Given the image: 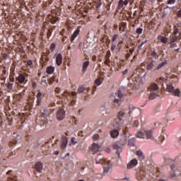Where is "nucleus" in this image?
I'll return each instance as SVG.
<instances>
[{
	"mask_svg": "<svg viewBox=\"0 0 181 181\" xmlns=\"http://www.w3.org/2000/svg\"><path fill=\"white\" fill-rule=\"evenodd\" d=\"M136 165H138V160L134 158L127 163V169H134Z\"/></svg>",
	"mask_w": 181,
	"mask_h": 181,
	"instance_id": "nucleus-5",
	"label": "nucleus"
},
{
	"mask_svg": "<svg viewBox=\"0 0 181 181\" xmlns=\"http://www.w3.org/2000/svg\"><path fill=\"white\" fill-rule=\"evenodd\" d=\"M100 139V136L98 134H95L93 136L92 139L93 141H98V139Z\"/></svg>",
	"mask_w": 181,
	"mask_h": 181,
	"instance_id": "nucleus-38",
	"label": "nucleus"
},
{
	"mask_svg": "<svg viewBox=\"0 0 181 181\" xmlns=\"http://www.w3.org/2000/svg\"><path fill=\"white\" fill-rule=\"evenodd\" d=\"M37 105H40L42 103V93L39 92L37 95Z\"/></svg>",
	"mask_w": 181,
	"mask_h": 181,
	"instance_id": "nucleus-29",
	"label": "nucleus"
},
{
	"mask_svg": "<svg viewBox=\"0 0 181 181\" xmlns=\"http://www.w3.org/2000/svg\"><path fill=\"white\" fill-rule=\"evenodd\" d=\"M123 74H128V69L123 71Z\"/></svg>",
	"mask_w": 181,
	"mask_h": 181,
	"instance_id": "nucleus-61",
	"label": "nucleus"
},
{
	"mask_svg": "<svg viewBox=\"0 0 181 181\" xmlns=\"http://www.w3.org/2000/svg\"><path fill=\"white\" fill-rule=\"evenodd\" d=\"M43 117H47L49 115V111L47 109H44L42 112Z\"/></svg>",
	"mask_w": 181,
	"mask_h": 181,
	"instance_id": "nucleus-34",
	"label": "nucleus"
},
{
	"mask_svg": "<svg viewBox=\"0 0 181 181\" xmlns=\"http://www.w3.org/2000/svg\"><path fill=\"white\" fill-rule=\"evenodd\" d=\"M84 90H86L84 86H79L78 88V93H84Z\"/></svg>",
	"mask_w": 181,
	"mask_h": 181,
	"instance_id": "nucleus-35",
	"label": "nucleus"
},
{
	"mask_svg": "<svg viewBox=\"0 0 181 181\" xmlns=\"http://www.w3.org/2000/svg\"><path fill=\"white\" fill-rule=\"evenodd\" d=\"M88 66H90V61H86L83 62V66H82L83 73H86V71H87V69L88 68Z\"/></svg>",
	"mask_w": 181,
	"mask_h": 181,
	"instance_id": "nucleus-17",
	"label": "nucleus"
},
{
	"mask_svg": "<svg viewBox=\"0 0 181 181\" xmlns=\"http://www.w3.org/2000/svg\"><path fill=\"white\" fill-rule=\"evenodd\" d=\"M150 89H151L152 91H157V90H159V86L156 83H153L151 85Z\"/></svg>",
	"mask_w": 181,
	"mask_h": 181,
	"instance_id": "nucleus-28",
	"label": "nucleus"
},
{
	"mask_svg": "<svg viewBox=\"0 0 181 181\" xmlns=\"http://www.w3.org/2000/svg\"><path fill=\"white\" fill-rule=\"evenodd\" d=\"M122 146H121V144L118 141H116L112 144L113 149L117 150V152L119 156V153H121V152L122 151Z\"/></svg>",
	"mask_w": 181,
	"mask_h": 181,
	"instance_id": "nucleus-7",
	"label": "nucleus"
},
{
	"mask_svg": "<svg viewBox=\"0 0 181 181\" xmlns=\"http://www.w3.org/2000/svg\"><path fill=\"white\" fill-rule=\"evenodd\" d=\"M68 142L69 140L67 139V137H62L59 142L61 149H66V148L67 147Z\"/></svg>",
	"mask_w": 181,
	"mask_h": 181,
	"instance_id": "nucleus-4",
	"label": "nucleus"
},
{
	"mask_svg": "<svg viewBox=\"0 0 181 181\" xmlns=\"http://www.w3.org/2000/svg\"><path fill=\"white\" fill-rule=\"evenodd\" d=\"M50 19H51V23H52V24L56 23V22H57V21H59V18H57L56 17H52Z\"/></svg>",
	"mask_w": 181,
	"mask_h": 181,
	"instance_id": "nucleus-36",
	"label": "nucleus"
},
{
	"mask_svg": "<svg viewBox=\"0 0 181 181\" xmlns=\"http://www.w3.org/2000/svg\"><path fill=\"white\" fill-rule=\"evenodd\" d=\"M170 166V169H172L173 170V169H175V162H173Z\"/></svg>",
	"mask_w": 181,
	"mask_h": 181,
	"instance_id": "nucleus-54",
	"label": "nucleus"
},
{
	"mask_svg": "<svg viewBox=\"0 0 181 181\" xmlns=\"http://www.w3.org/2000/svg\"><path fill=\"white\" fill-rule=\"evenodd\" d=\"M124 115L125 113H124V112L122 111L119 112L117 114L118 119L121 121V119H122V117H124Z\"/></svg>",
	"mask_w": 181,
	"mask_h": 181,
	"instance_id": "nucleus-33",
	"label": "nucleus"
},
{
	"mask_svg": "<svg viewBox=\"0 0 181 181\" xmlns=\"http://www.w3.org/2000/svg\"><path fill=\"white\" fill-rule=\"evenodd\" d=\"M46 71L47 74H52L54 71V67L48 66Z\"/></svg>",
	"mask_w": 181,
	"mask_h": 181,
	"instance_id": "nucleus-32",
	"label": "nucleus"
},
{
	"mask_svg": "<svg viewBox=\"0 0 181 181\" xmlns=\"http://www.w3.org/2000/svg\"><path fill=\"white\" fill-rule=\"evenodd\" d=\"M96 165H103V173L107 174L110 171V169L111 168V166H112V163L111 161L107 160V159H100L95 158Z\"/></svg>",
	"mask_w": 181,
	"mask_h": 181,
	"instance_id": "nucleus-1",
	"label": "nucleus"
},
{
	"mask_svg": "<svg viewBox=\"0 0 181 181\" xmlns=\"http://www.w3.org/2000/svg\"><path fill=\"white\" fill-rule=\"evenodd\" d=\"M76 144H77V141H76V138L71 137L70 145H76Z\"/></svg>",
	"mask_w": 181,
	"mask_h": 181,
	"instance_id": "nucleus-37",
	"label": "nucleus"
},
{
	"mask_svg": "<svg viewBox=\"0 0 181 181\" xmlns=\"http://www.w3.org/2000/svg\"><path fill=\"white\" fill-rule=\"evenodd\" d=\"M170 47H172L173 49L175 47H177V44L175 42H176V40H177V37H175L173 35H170Z\"/></svg>",
	"mask_w": 181,
	"mask_h": 181,
	"instance_id": "nucleus-10",
	"label": "nucleus"
},
{
	"mask_svg": "<svg viewBox=\"0 0 181 181\" xmlns=\"http://www.w3.org/2000/svg\"><path fill=\"white\" fill-rule=\"evenodd\" d=\"M131 79L132 80V84H134V86H136V84H138V83H139V76H138V75H133L131 77Z\"/></svg>",
	"mask_w": 181,
	"mask_h": 181,
	"instance_id": "nucleus-13",
	"label": "nucleus"
},
{
	"mask_svg": "<svg viewBox=\"0 0 181 181\" xmlns=\"http://www.w3.org/2000/svg\"><path fill=\"white\" fill-rule=\"evenodd\" d=\"M136 141V139H135L134 137L129 139L128 141V145L129 146H135V142Z\"/></svg>",
	"mask_w": 181,
	"mask_h": 181,
	"instance_id": "nucleus-23",
	"label": "nucleus"
},
{
	"mask_svg": "<svg viewBox=\"0 0 181 181\" xmlns=\"http://www.w3.org/2000/svg\"><path fill=\"white\" fill-rule=\"evenodd\" d=\"M64 117H66V114L63 109H59L57 112V117L59 119V121H62L64 119Z\"/></svg>",
	"mask_w": 181,
	"mask_h": 181,
	"instance_id": "nucleus-9",
	"label": "nucleus"
},
{
	"mask_svg": "<svg viewBox=\"0 0 181 181\" xmlns=\"http://www.w3.org/2000/svg\"><path fill=\"white\" fill-rule=\"evenodd\" d=\"M175 0H168L167 4L168 5H173V4H175Z\"/></svg>",
	"mask_w": 181,
	"mask_h": 181,
	"instance_id": "nucleus-46",
	"label": "nucleus"
},
{
	"mask_svg": "<svg viewBox=\"0 0 181 181\" xmlns=\"http://www.w3.org/2000/svg\"><path fill=\"white\" fill-rule=\"evenodd\" d=\"M155 63L156 62L153 60L150 62L147 65V70H152V69H153V66H155Z\"/></svg>",
	"mask_w": 181,
	"mask_h": 181,
	"instance_id": "nucleus-25",
	"label": "nucleus"
},
{
	"mask_svg": "<svg viewBox=\"0 0 181 181\" xmlns=\"http://www.w3.org/2000/svg\"><path fill=\"white\" fill-rule=\"evenodd\" d=\"M11 173H12V170H8V171L6 173V175H11Z\"/></svg>",
	"mask_w": 181,
	"mask_h": 181,
	"instance_id": "nucleus-64",
	"label": "nucleus"
},
{
	"mask_svg": "<svg viewBox=\"0 0 181 181\" xmlns=\"http://www.w3.org/2000/svg\"><path fill=\"white\" fill-rule=\"evenodd\" d=\"M146 42H148V40H146L144 41H143L141 44V46H144V45H145V43H146Z\"/></svg>",
	"mask_w": 181,
	"mask_h": 181,
	"instance_id": "nucleus-60",
	"label": "nucleus"
},
{
	"mask_svg": "<svg viewBox=\"0 0 181 181\" xmlns=\"http://www.w3.org/2000/svg\"><path fill=\"white\" fill-rule=\"evenodd\" d=\"M116 47H117V44L112 42V47H111L112 52H114V50H115Z\"/></svg>",
	"mask_w": 181,
	"mask_h": 181,
	"instance_id": "nucleus-43",
	"label": "nucleus"
},
{
	"mask_svg": "<svg viewBox=\"0 0 181 181\" xmlns=\"http://www.w3.org/2000/svg\"><path fill=\"white\" fill-rule=\"evenodd\" d=\"M8 54H3V58H4V59H8Z\"/></svg>",
	"mask_w": 181,
	"mask_h": 181,
	"instance_id": "nucleus-56",
	"label": "nucleus"
},
{
	"mask_svg": "<svg viewBox=\"0 0 181 181\" xmlns=\"http://www.w3.org/2000/svg\"><path fill=\"white\" fill-rule=\"evenodd\" d=\"M177 16L178 18H181V8L177 12Z\"/></svg>",
	"mask_w": 181,
	"mask_h": 181,
	"instance_id": "nucleus-51",
	"label": "nucleus"
},
{
	"mask_svg": "<svg viewBox=\"0 0 181 181\" xmlns=\"http://www.w3.org/2000/svg\"><path fill=\"white\" fill-rule=\"evenodd\" d=\"M117 97H119V98H122V97H124V88L117 91Z\"/></svg>",
	"mask_w": 181,
	"mask_h": 181,
	"instance_id": "nucleus-31",
	"label": "nucleus"
},
{
	"mask_svg": "<svg viewBox=\"0 0 181 181\" xmlns=\"http://www.w3.org/2000/svg\"><path fill=\"white\" fill-rule=\"evenodd\" d=\"M55 93H60V88H55Z\"/></svg>",
	"mask_w": 181,
	"mask_h": 181,
	"instance_id": "nucleus-57",
	"label": "nucleus"
},
{
	"mask_svg": "<svg viewBox=\"0 0 181 181\" xmlns=\"http://www.w3.org/2000/svg\"><path fill=\"white\" fill-rule=\"evenodd\" d=\"M95 83L96 86H101V80L100 78H98L95 81Z\"/></svg>",
	"mask_w": 181,
	"mask_h": 181,
	"instance_id": "nucleus-41",
	"label": "nucleus"
},
{
	"mask_svg": "<svg viewBox=\"0 0 181 181\" xmlns=\"http://www.w3.org/2000/svg\"><path fill=\"white\" fill-rule=\"evenodd\" d=\"M93 4L96 9H99L100 6L102 5L101 0H95Z\"/></svg>",
	"mask_w": 181,
	"mask_h": 181,
	"instance_id": "nucleus-26",
	"label": "nucleus"
},
{
	"mask_svg": "<svg viewBox=\"0 0 181 181\" xmlns=\"http://www.w3.org/2000/svg\"><path fill=\"white\" fill-rule=\"evenodd\" d=\"M11 82H8L6 86L8 88V93H10L11 91H12V89L13 88V80L12 78H10Z\"/></svg>",
	"mask_w": 181,
	"mask_h": 181,
	"instance_id": "nucleus-14",
	"label": "nucleus"
},
{
	"mask_svg": "<svg viewBox=\"0 0 181 181\" xmlns=\"http://www.w3.org/2000/svg\"><path fill=\"white\" fill-rule=\"evenodd\" d=\"M35 170H37V172L40 173V172H42V170L43 169V163H42L40 162H37L35 165Z\"/></svg>",
	"mask_w": 181,
	"mask_h": 181,
	"instance_id": "nucleus-11",
	"label": "nucleus"
},
{
	"mask_svg": "<svg viewBox=\"0 0 181 181\" xmlns=\"http://www.w3.org/2000/svg\"><path fill=\"white\" fill-rule=\"evenodd\" d=\"M118 39V35L115 34L113 35L112 39V43H115V41Z\"/></svg>",
	"mask_w": 181,
	"mask_h": 181,
	"instance_id": "nucleus-40",
	"label": "nucleus"
},
{
	"mask_svg": "<svg viewBox=\"0 0 181 181\" xmlns=\"http://www.w3.org/2000/svg\"><path fill=\"white\" fill-rule=\"evenodd\" d=\"M78 33H80V30L77 29L74 31L73 35L71 37V42H74V39L78 36Z\"/></svg>",
	"mask_w": 181,
	"mask_h": 181,
	"instance_id": "nucleus-21",
	"label": "nucleus"
},
{
	"mask_svg": "<svg viewBox=\"0 0 181 181\" xmlns=\"http://www.w3.org/2000/svg\"><path fill=\"white\" fill-rule=\"evenodd\" d=\"M123 5H124V1L120 0L119 1V8H122Z\"/></svg>",
	"mask_w": 181,
	"mask_h": 181,
	"instance_id": "nucleus-47",
	"label": "nucleus"
},
{
	"mask_svg": "<svg viewBox=\"0 0 181 181\" xmlns=\"http://www.w3.org/2000/svg\"><path fill=\"white\" fill-rule=\"evenodd\" d=\"M177 35V29H175V30L173 31V34L171 35V36H173L174 37H177V35Z\"/></svg>",
	"mask_w": 181,
	"mask_h": 181,
	"instance_id": "nucleus-44",
	"label": "nucleus"
},
{
	"mask_svg": "<svg viewBox=\"0 0 181 181\" xmlns=\"http://www.w3.org/2000/svg\"><path fill=\"white\" fill-rule=\"evenodd\" d=\"M118 135H119V132L117 129H115L110 132V136L112 138H117Z\"/></svg>",
	"mask_w": 181,
	"mask_h": 181,
	"instance_id": "nucleus-19",
	"label": "nucleus"
},
{
	"mask_svg": "<svg viewBox=\"0 0 181 181\" xmlns=\"http://www.w3.org/2000/svg\"><path fill=\"white\" fill-rule=\"evenodd\" d=\"M123 136L119 139V141H117L122 146L127 145V141L129 139V134L126 129L123 130Z\"/></svg>",
	"mask_w": 181,
	"mask_h": 181,
	"instance_id": "nucleus-3",
	"label": "nucleus"
},
{
	"mask_svg": "<svg viewBox=\"0 0 181 181\" xmlns=\"http://www.w3.org/2000/svg\"><path fill=\"white\" fill-rule=\"evenodd\" d=\"M139 125V122L135 121V122H134V126H135V127H138Z\"/></svg>",
	"mask_w": 181,
	"mask_h": 181,
	"instance_id": "nucleus-58",
	"label": "nucleus"
},
{
	"mask_svg": "<svg viewBox=\"0 0 181 181\" xmlns=\"http://www.w3.org/2000/svg\"><path fill=\"white\" fill-rule=\"evenodd\" d=\"M92 150L93 152H100V146L95 143L92 144Z\"/></svg>",
	"mask_w": 181,
	"mask_h": 181,
	"instance_id": "nucleus-22",
	"label": "nucleus"
},
{
	"mask_svg": "<svg viewBox=\"0 0 181 181\" xmlns=\"http://www.w3.org/2000/svg\"><path fill=\"white\" fill-rule=\"evenodd\" d=\"M59 153H60L59 151H56L54 152V155H59Z\"/></svg>",
	"mask_w": 181,
	"mask_h": 181,
	"instance_id": "nucleus-62",
	"label": "nucleus"
},
{
	"mask_svg": "<svg viewBox=\"0 0 181 181\" xmlns=\"http://www.w3.org/2000/svg\"><path fill=\"white\" fill-rule=\"evenodd\" d=\"M52 35V30H49L47 33V37H49Z\"/></svg>",
	"mask_w": 181,
	"mask_h": 181,
	"instance_id": "nucleus-59",
	"label": "nucleus"
},
{
	"mask_svg": "<svg viewBox=\"0 0 181 181\" xmlns=\"http://www.w3.org/2000/svg\"><path fill=\"white\" fill-rule=\"evenodd\" d=\"M136 155L139 157V159H140V160H144V159H145V156L144 155V152H142V151H137Z\"/></svg>",
	"mask_w": 181,
	"mask_h": 181,
	"instance_id": "nucleus-20",
	"label": "nucleus"
},
{
	"mask_svg": "<svg viewBox=\"0 0 181 181\" xmlns=\"http://www.w3.org/2000/svg\"><path fill=\"white\" fill-rule=\"evenodd\" d=\"M157 55H158V54L156 53V52H155V51L151 52L152 57H156Z\"/></svg>",
	"mask_w": 181,
	"mask_h": 181,
	"instance_id": "nucleus-50",
	"label": "nucleus"
},
{
	"mask_svg": "<svg viewBox=\"0 0 181 181\" xmlns=\"http://www.w3.org/2000/svg\"><path fill=\"white\" fill-rule=\"evenodd\" d=\"M62 62H63V57H62V54H58L56 57V62L57 66H60V64H62Z\"/></svg>",
	"mask_w": 181,
	"mask_h": 181,
	"instance_id": "nucleus-18",
	"label": "nucleus"
},
{
	"mask_svg": "<svg viewBox=\"0 0 181 181\" xmlns=\"http://www.w3.org/2000/svg\"><path fill=\"white\" fill-rule=\"evenodd\" d=\"M136 138H140L141 139H144L145 138V134H144V132L139 131V132H137V134H136Z\"/></svg>",
	"mask_w": 181,
	"mask_h": 181,
	"instance_id": "nucleus-27",
	"label": "nucleus"
},
{
	"mask_svg": "<svg viewBox=\"0 0 181 181\" xmlns=\"http://www.w3.org/2000/svg\"><path fill=\"white\" fill-rule=\"evenodd\" d=\"M55 80H56V78H55V77L51 78L50 80H49L50 84H52V83H53V81H55Z\"/></svg>",
	"mask_w": 181,
	"mask_h": 181,
	"instance_id": "nucleus-55",
	"label": "nucleus"
},
{
	"mask_svg": "<svg viewBox=\"0 0 181 181\" xmlns=\"http://www.w3.org/2000/svg\"><path fill=\"white\" fill-rule=\"evenodd\" d=\"M157 39L160 43H163L164 45H166V42H168V37L163 35H158Z\"/></svg>",
	"mask_w": 181,
	"mask_h": 181,
	"instance_id": "nucleus-12",
	"label": "nucleus"
},
{
	"mask_svg": "<svg viewBox=\"0 0 181 181\" xmlns=\"http://www.w3.org/2000/svg\"><path fill=\"white\" fill-rule=\"evenodd\" d=\"M144 134L146 139H151V141L153 139V129L145 130Z\"/></svg>",
	"mask_w": 181,
	"mask_h": 181,
	"instance_id": "nucleus-8",
	"label": "nucleus"
},
{
	"mask_svg": "<svg viewBox=\"0 0 181 181\" xmlns=\"http://www.w3.org/2000/svg\"><path fill=\"white\" fill-rule=\"evenodd\" d=\"M75 103H76V100H74V99H73V100H71V105L74 106V104H75Z\"/></svg>",
	"mask_w": 181,
	"mask_h": 181,
	"instance_id": "nucleus-63",
	"label": "nucleus"
},
{
	"mask_svg": "<svg viewBox=\"0 0 181 181\" xmlns=\"http://www.w3.org/2000/svg\"><path fill=\"white\" fill-rule=\"evenodd\" d=\"M157 97H159V95L156 94V93H150L148 98L149 100H155Z\"/></svg>",
	"mask_w": 181,
	"mask_h": 181,
	"instance_id": "nucleus-30",
	"label": "nucleus"
},
{
	"mask_svg": "<svg viewBox=\"0 0 181 181\" xmlns=\"http://www.w3.org/2000/svg\"><path fill=\"white\" fill-rule=\"evenodd\" d=\"M136 33H138V35H141L142 33V28H137Z\"/></svg>",
	"mask_w": 181,
	"mask_h": 181,
	"instance_id": "nucleus-45",
	"label": "nucleus"
},
{
	"mask_svg": "<svg viewBox=\"0 0 181 181\" xmlns=\"http://www.w3.org/2000/svg\"><path fill=\"white\" fill-rule=\"evenodd\" d=\"M163 141H165V136H160L159 137V144L160 145L161 144H163Z\"/></svg>",
	"mask_w": 181,
	"mask_h": 181,
	"instance_id": "nucleus-39",
	"label": "nucleus"
},
{
	"mask_svg": "<svg viewBox=\"0 0 181 181\" xmlns=\"http://www.w3.org/2000/svg\"><path fill=\"white\" fill-rule=\"evenodd\" d=\"M114 103L116 104H119V102L121 101L119 99H117V98H114L113 99Z\"/></svg>",
	"mask_w": 181,
	"mask_h": 181,
	"instance_id": "nucleus-48",
	"label": "nucleus"
},
{
	"mask_svg": "<svg viewBox=\"0 0 181 181\" xmlns=\"http://www.w3.org/2000/svg\"><path fill=\"white\" fill-rule=\"evenodd\" d=\"M16 81H18V83L22 84V83L25 81V76H23V74L19 75L18 77L16 78Z\"/></svg>",
	"mask_w": 181,
	"mask_h": 181,
	"instance_id": "nucleus-24",
	"label": "nucleus"
},
{
	"mask_svg": "<svg viewBox=\"0 0 181 181\" xmlns=\"http://www.w3.org/2000/svg\"><path fill=\"white\" fill-rule=\"evenodd\" d=\"M128 4H129V0H124L123 1V5L127 6V5H128Z\"/></svg>",
	"mask_w": 181,
	"mask_h": 181,
	"instance_id": "nucleus-53",
	"label": "nucleus"
},
{
	"mask_svg": "<svg viewBox=\"0 0 181 181\" xmlns=\"http://www.w3.org/2000/svg\"><path fill=\"white\" fill-rule=\"evenodd\" d=\"M170 177L171 178L176 177V173H175V170H173V171L170 173Z\"/></svg>",
	"mask_w": 181,
	"mask_h": 181,
	"instance_id": "nucleus-42",
	"label": "nucleus"
},
{
	"mask_svg": "<svg viewBox=\"0 0 181 181\" xmlns=\"http://www.w3.org/2000/svg\"><path fill=\"white\" fill-rule=\"evenodd\" d=\"M6 69H3V71H2V76H3V77L4 76H6Z\"/></svg>",
	"mask_w": 181,
	"mask_h": 181,
	"instance_id": "nucleus-52",
	"label": "nucleus"
},
{
	"mask_svg": "<svg viewBox=\"0 0 181 181\" xmlns=\"http://www.w3.org/2000/svg\"><path fill=\"white\" fill-rule=\"evenodd\" d=\"M166 90L168 93H171L173 95L176 97H180V90L179 88H175L173 85H167Z\"/></svg>",
	"mask_w": 181,
	"mask_h": 181,
	"instance_id": "nucleus-2",
	"label": "nucleus"
},
{
	"mask_svg": "<svg viewBox=\"0 0 181 181\" xmlns=\"http://www.w3.org/2000/svg\"><path fill=\"white\" fill-rule=\"evenodd\" d=\"M166 64H168V60H164L163 62L158 64L156 67V70H160V69H162V67H165V66H166Z\"/></svg>",
	"mask_w": 181,
	"mask_h": 181,
	"instance_id": "nucleus-15",
	"label": "nucleus"
},
{
	"mask_svg": "<svg viewBox=\"0 0 181 181\" xmlns=\"http://www.w3.org/2000/svg\"><path fill=\"white\" fill-rule=\"evenodd\" d=\"M50 49H51V50H52V51L54 50V49H56V44L52 43V44L51 45Z\"/></svg>",
	"mask_w": 181,
	"mask_h": 181,
	"instance_id": "nucleus-49",
	"label": "nucleus"
},
{
	"mask_svg": "<svg viewBox=\"0 0 181 181\" xmlns=\"http://www.w3.org/2000/svg\"><path fill=\"white\" fill-rule=\"evenodd\" d=\"M167 118L170 121H175L177 118V115L175 113H170L167 115Z\"/></svg>",
	"mask_w": 181,
	"mask_h": 181,
	"instance_id": "nucleus-16",
	"label": "nucleus"
},
{
	"mask_svg": "<svg viewBox=\"0 0 181 181\" xmlns=\"http://www.w3.org/2000/svg\"><path fill=\"white\" fill-rule=\"evenodd\" d=\"M60 35H62V36H63L62 43H64V45L65 43H67V42H69V38L67 37L69 36V35L67 34V31H66V30H64V29H62V30L60 32Z\"/></svg>",
	"mask_w": 181,
	"mask_h": 181,
	"instance_id": "nucleus-6",
	"label": "nucleus"
}]
</instances>
